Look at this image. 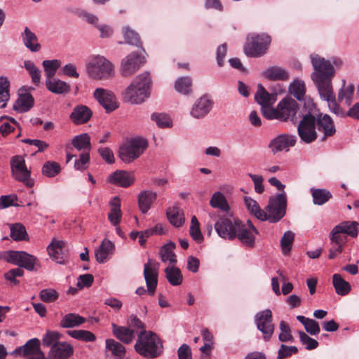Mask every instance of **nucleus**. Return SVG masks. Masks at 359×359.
Returning a JSON list of instances; mask_svg holds the SVG:
<instances>
[{
	"instance_id": "10",
	"label": "nucleus",
	"mask_w": 359,
	"mask_h": 359,
	"mask_svg": "<svg viewBox=\"0 0 359 359\" xmlns=\"http://www.w3.org/2000/svg\"><path fill=\"white\" fill-rule=\"evenodd\" d=\"M87 69L90 76L94 79H108L114 73L112 64L105 57L99 55L91 60Z\"/></svg>"
},
{
	"instance_id": "56",
	"label": "nucleus",
	"mask_w": 359,
	"mask_h": 359,
	"mask_svg": "<svg viewBox=\"0 0 359 359\" xmlns=\"http://www.w3.org/2000/svg\"><path fill=\"white\" fill-rule=\"evenodd\" d=\"M189 233L191 238L198 243H201L203 241V236L200 229V224L196 216L191 217Z\"/></svg>"
},
{
	"instance_id": "44",
	"label": "nucleus",
	"mask_w": 359,
	"mask_h": 359,
	"mask_svg": "<svg viewBox=\"0 0 359 359\" xmlns=\"http://www.w3.org/2000/svg\"><path fill=\"white\" fill-rule=\"evenodd\" d=\"M175 89L180 93L188 95L192 92V80L189 76L178 78L175 82Z\"/></svg>"
},
{
	"instance_id": "13",
	"label": "nucleus",
	"mask_w": 359,
	"mask_h": 359,
	"mask_svg": "<svg viewBox=\"0 0 359 359\" xmlns=\"http://www.w3.org/2000/svg\"><path fill=\"white\" fill-rule=\"evenodd\" d=\"M93 97L104 109L106 113H111L119 107L118 100L111 90L97 88L93 93Z\"/></svg>"
},
{
	"instance_id": "12",
	"label": "nucleus",
	"mask_w": 359,
	"mask_h": 359,
	"mask_svg": "<svg viewBox=\"0 0 359 359\" xmlns=\"http://www.w3.org/2000/svg\"><path fill=\"white\" fill-rule=\"evenodd\" d=\"M272 319V312L270 309L259 312L255 316L257 327L263 334V339L265 341H269L274 332L275 327Z\"/></svg>"
},
{
	"instance_id": "40",
	"label": "nucleus",
	"mask_w": 359,
	"mask_h": 359,
	"mask_svg": "<svg viewBox=\"0 0 359 359\" xmlns=\"http://www.w3.org/2000/svg\"><path fill=\"white\" fill-rule=\"evenodd\" d=\"M11 238L15 241H28L29 237L25 226L21 223H15L10 225Z\"/></svg>"
},
{
	"instance_id": "47",
	"label": "nucleus",
	"mask_w": 359,
	"mask_h": 359,
	"mask_svg": "<svg viewBox=\"0 0 359 359\" xmlns=\"http://www.w3.org/2000/svg\"><path fill=\"white\" fill-rule=\"evenodd\" d=\"M353 93L354 86L353 84H350L345 88V81H344L343 87L340 88L338 93V101L341 102L344 100L345 104L347 106H350L353 101Z\"/></svg>"
},
{
	"instance_id": "58",
	"label": "nucleus",
	"mask_w": 359,
	"mask_h": 359,
	"mask_svg": "<svg viewBox=\"0 0 359 359\" xmlns=\"http://www.w3.org/2000/svg\"><path fill=\"white\" fill-rule=\"evenodd\" d=\"M151 120L154 121L156 125L161 128H170L172 125V120L166 114L154 113L151 114Z\"/></svg>"
},
{
	"instance_id": "24",
	"label": "nucleus",
	"mask_w": 359,
	"mask_h": 359,
	"mask_svg": "<svg viewBox=\"0 0 359 359\" xmlns=\"http://www.w3.org/2000/svg\"><path fill=\"white\" fill-rule=\"evenodd\" d=\"M74 353L72 345L65 341H60L50 349L48 356L50 359H67Z\"/></svg>"
},
{
	"instance_id": "41",
	"label": "nucleus",
	"mask_w": 359,
	"mask_h": 359,
	"mask_svg": "<svg viewBox=\"0 0 359 359\" xmlns=\"http://www.w3.org/2000/svg\"><path fill=\"white\" fill-rule=\"evenodd\" d=\"M245 205L250 214L253 215L261 221L266 219V212L262 210L258 203L250 197L245 196L244 198Z\"/></svg>"
},
{
	"instance_id": "8",
	"label": "nucleus",
	"mask_w": 359,
	"mask_h": 359,
	"mask_svg": "<svg viewBox=\"0 0 359 359\" xmlns=\"http://www.w3.org/2000/svg\"><path fill=\"white\" fill-rule=\"evenodd\" d=\"M359 224L357 222L345 221L335 226L331 231L329 238L330 243L345 245L347 236L356 238L358 234Z\"/></svg>"
},
{
	"instance_id": "52",
	"label": "nucleus",
	"mask_w": 359,
	"mask_h": 359,
	"mask_svg": "<svg viewBox=\"0 0 359 359\" xmlns=\"http://www.w3.org/2000/svg\"><path fill=\"white\" fill-rule=\"evenodd\" d=\"M44 69L46 79L53 77L58 68L61 66V61L59 60H46L42 62Z\"/></svg>"
},
{
	"instance_id": "16",
	"label": "nucleus",
	"mask_w": 359,
	"mask_h": 359,
	"mask_svg": "<svg viewBox=\"0 0 359 359\" xmlns=\"http://www.w3.org/2000/svg\"><path fill=\"white\" fill-rule=\"evenodd\" d=\"M159 264L149 259L144 264V276L147 287V292L149 295L154 294L158 285V269Z\"/></svg>"
},
{
	"instance_id": "37",
	"label": "nucleus",
	"mask_w": 359,
	"mask_h": 359,
	"mask_svg": "<svg viewBox=\"0 0 359 359\" xmlns=\"http://www.w3.org/2000/svg\"><path fill=\"white\" fill-rule=\"evenodd\" d=\"M86 320L79 314L69 313L65 315L60 320V325L63 328H70L79 326L86 323Z\"/></svg>"
},
{
	"instance_id": "60",
	"label": "nucleus",
	"mask_w": 359,
	"mask_h": 359,
	"mask_svg": "<svg viewBox=\"0 0 359 359\" xmlns=\"http://www.w3.org/2000/svg\"><path fill=\"white\" fill-rule=\"evenodd\" d=\"M280 333L279 334L278 339L282 342L293 341V337L291 334V330L289 325L284 320H281L279 324Z\"/></svg>"
},
{
	"instance_id": "17",
	"label": "nucleus",
	"mask_w": 359,
	"mask_h": 359,
	"mask_svg": "<svg viewBox=\"0 0 359 359\" xmlns=\"http://www.w3.org/2000/svg\"><path fill=\"white\" fill-rule=\"evenodd\" d=\"M135 182L133 172L117 170L111 173L107 178V182L119 187L127 188Z\"/></svg>"
},
{
	"instance_id": "19",
	"label": "nucleus",
	"mask_w": 359,
	"mask_h": 359,
	"mask_svg": "<svg viewBox=\"0 0 359 359\" xmlns=\"http://www.w3.org/2000/svg\"><path fill=\"white\" fill-rule=\"evenodd\" d=\"M213 101L208 95L196 100L191 109V115L196 118H202L208 115L212 109Z\"/></svg>"
},
{
	"instance_id": "61",
	"label": "nucleus",
	"mask_w": 359,
	"mask_h": 359,
	"mask_svg": "<svg viewBox=\"0 0 359 359\" xmlns=\"http://www.w3.org/2000/svg\"><path fill=\"white\" fill-rule=\"evenodd\" d=\"M298 334L300 341L302 344L305 345L306 349L313 350L318 346V342L316 339L310 337L303 331H299Z\"/></svg>"
},
{
	"instance_id": "14",
	"label": "nucleus",
	"mask_w": 359,
	"mask_h": 359,
	"mask_svg": "<svg viewBox=\"0 0 359 359\" xmlns=\"http://www.w3.org/2000/svg\"><path fill=\"white\" fill-rule=\"evenodd\" d=\"M239 219L232 221L230 218L223 217L215 224V229L218 236L224 239L233 241L236 238V227Z\"/></svg>"
},
{
	"instance_id": "43",
	"label": "nucleus",
	"mask_w": 359,
	"mask_h": 359,
	"mask_svg": "<svg viewBox=\"0 0 359 359\" xmlns=\"http://www.w3.org/2000/svg\"><path fill=\"white\" fill-rule=\"evenodd\" d=\"M24 67L31 77L32 83L36 87L39 86L41 77V70L35 65L33 61L29 60L24 62Z\"/></svg>"
},
{
	"instance_id": "55",
	"label": "nucleus",
	"mask_w": 359,
	"mask_h": 359,
	"mask_svg": "<svg viewBox=\"0 0 359 359\" xmlns=\"http://www.w3.org/2000/svg\"><path fill=\"white\" fill-rule=\"evenodd\" d=\"M294 239V233L291 231L284 233L280 240V246L283 255H288L292 249V245Z\"/></svg>"
},
{
	"instance_id": "1",
	"label": "nucleus",
	"mask_w": 359,
	"mask_h": 359,
	"mask_svg": "<svg viewBox=\"0 0 359 359\" xmlns=\"http://www.w3.org/2000/svg\"><path fill=\"white\" fill-rule=\"evenodd\" d=\"M300 121L297 126V133L301 142L311 144L318 139V133H323L321 141L335 135L337 129L332 117L323 114L312 102H304L298 114Z\"/></svg>"
},
{
	"instance_id": "5",
	"label": "nucleus",
	"mask_w": 359,
	"mask_h": 359,
	"mask_svg": "<svg viewBox=\"0 0 359 359\" xmlns=\"http://www.w3.org/2000/svg\"><path fill=\"white\" fill-rule=\"evenodd\" d=\"M147 147L148 142L146 139L131 138L119 147L118 156L123 162L130 163L139 158Z\"/></svg>"
},
{
	"instance_id": "29",
	"label": "nucleus",
	"mask_w": 359,
	"mask_h": 359,
	"mask_svg": "<svg viewBox=\"0 0 359 359\" xmlns=\"http://www.w3.org/2000/svg\"><path fill=\"white\" fill-rule=\"evenodd\" d=\"M45 83L46 88L54 94H66L70 91L69 83L54 76L46 79Z\"/></svg>"
},
{
	"instance_id": "45",
	"label": "nucleus",
	"mask_w": 359,
	"mask_h": 359,
	"mask_svg": "<svg viewBox=\"0 0 359 359\" xmlns=\"http://www.w3.org/2000/svg\"><path fill=\"white\" fill-rule=\"evenodd\" d=\"M175 247V243L169 242L161 248L159 253L163 262L169 261L170 263L175 264L177 262L176 255L173 252Z\"/></svg>"
},
{
	"instance_id": "15",
	"label": "nucleus",
	"mask_w": 359,
	"mask_h": 359,
	"mask_svg": "<svg viewBox=\"0 0 359 359\" xmlns=\"http://www.w3.org/2000/svg\"><path fill=\"white\" fill-rule=\"evenodd\" d=\"M280 121H285L290 119L293 122L297 119V114L300 109L297 100L291 97H285L278 104Z\"/></svg>"
},
{
	"instance_id": "34",
	"label": "nucleus",
	"mask_w": 359,
	"mask_h": 359,
	"mask_svg": "<svg viewBox=\"0 0 359 359\" xmlns=\"http://www.w3.org/2000/svg\"><path fill=\"white\" fill-rule=\"evenodd\" d=\"M262 75L269 81H287L289 79L287 71L281 67L272 66L267 68Z\"/></svg>"
},
{
	"instance_id": "50",
	"label": "nucleus",
	"mask_w": 359,
	"mask_h": 359,
	"mask_svg": "<svg viewBox=\"0 0 359 359\" xmlns=\"http://www.w3.org/2000/svg\"><path fill=\"white\" fill-rule=\"evenodd\" d=\"M10 82L6 77H0V108H4L9 100Z\"/></svg>"
},
{
	"instance_id": "22",
	"label": "nucleus",
	"mask_w": 359,
	"mask_h": 359,
	"mask_svg": "<svg viewBox=\"0 0 359 359\" xmlns=\"http://www.w3.org/2000/svg\"><path fill=\"white\" fill-rule=\"evenodd\" d=\"M93 111L86 105L78 104L69 115L71 121L76 125L86 123L92 117Z\"/></svg>"
},
{
	"instance_id": "64",
	"label": "nucleus",
	"mask_w": 359,
	"mask_h": 359,
	"mask_svg": "<svg viewBox=\"0 0 359 359\" xmlns=\"http://www.w3.org/2000/svg\"><path fill=\"white\" fill-rule=\"evenodd\" d=\"M272 105H266L261 107L262 114L264 118L269 120H280L279 111L278 107L275 109Z\"/></svg>"
},
{
	"instance_id": "62",
	"label": "nucleus",
	"mask_w": 359,
	"mask_h": 359,
	"mask_svg": "<svg viewBox=\"0 0 359 359\" xmlns=\"http://www.w3.org/2000/svg\"><path fill=\"white\" fill-rule=\"evenodd\" d=\"M24 270L20 268L12 269L4 273V278L15 285H18L20 281L16 279L17 277H22L24 275Z\"/></svg>"
},
{
	"instance_id": "36",
	"label": "nucleus",
	"mask_w": 359,
	"mask_h": 359,
	"mask_svg": "<svg viewBox=\"0 0 359 359\" xmlns=\"http://www.w3.org/2000/svg\"><path fill=\"white\" fill-rule=\"evenodd\" d=\"M106 351L111 352L116 358L123 359L126 356V347L114 339H107L105 341Z\"/></svg>"
},
{
	"instance_id": "46",
	"label": "nucleus",
	"mask_w": 359,
	"mask_h": 359,
	"mask_svg": "<svg viewBox=\"0 0 359 359\" xmlns=\"http://www.w3.org/2000/svg\"><path fill=\"white\" fill-rule=\"evenodd\" d=\"M165 276L168 282L173 286L182 284L183 277L181 271L176 266H168L165 269Z\"/></svg>"
},
{
	"instance_id": "38",
	"label": "nucleus",
	"mask_w": 359,
	"mask_h": 359,
	"mask_svg": "<svg viewBox=\"0 0 359 359\" xmlns=\"http://www.w3.org/2000/svg\"><path fill=\"white\" fill-rule=\"evenodd\" d=\"M73 147L78 151L90 152L91 149L90 137L88 133H83L74 137L72 140Z\"/></svg>"
},
{
	"instance_id": "57",
	"label": "nucleus",
	"mask_w": 359,
	"mask_h": 359,
	"mask_svg": "<svg viewBox=\"0 0 359 359\" xmlns=\"http://www.w3.org/2000/svg\"><path fill=\"white\" fill-rule=\"evenodd\" d=\"M39 297L43 302L53 303L58 299L59 293L55 289L46 288L39 292Z\"/></svg>"
},
{
	"instance_id": "26",
	"label": "nucleus",
	"mask_w": 359,
	"mask_h": 359,
	"mask_svg": "<svg viewBox=\"0 0 359 359\" xmlns=\"http://www.w3.org/2000/svg\"><path fill=\"white\" fill-rule=\"evenodd\" d=\"M64 247V241H53L47 248V251L50 258L60 264H65L67 260V257L62 252Z\"/></svg>"
},
{
	"instance_id": "31",
	"label": "nucleus",
	"mask_w": 359,
	"mask_h": 359,
	"mask_svg": "<svg viewBox=\"0 0 359 359\" xmlns=\"http://www.w3.org/2000/svg\"><path fill=\"white\" fill-rule=\"evenodd\" d=\"M156 198V193L149 190L142 191L139 194L138 205L142 213L146 214L149 211Z\"/></svg>"
},
{
	"instance_id": "11",
	"label": "nucleus",
	"mask_w": 359,
	"mask_h": 359,
	"mask_svg": "<svg viewBox=\"0 0 359 359\" xmlns=\"http://www.w3.org/2000/svg\"><path fill=\"white\" fill-rule=\"evenodd\" d=\"M10 164L13 177L17 181L25 183L29 187L34 185L29 180L30 171L27 170L25 160L22 156H13L11 158Z\"/></svg>"
},
{
	"instance_id": "28",
	"label": "nucleus",
	"mask_w": 359,
	"mask_h": 359,
	"mask_svg": "<svg viewBox=\"0 0 359 359\" xmlns=\"http://www.w3.org/2000/svg\"><path fill=\"white\" fill-rule=\"evenodd\" d=\"M115 250L114 244L108 239H104L99 248L95 250L96 261L100 264L105 263L109 255H112Z\"/></svg>"
},
{
	"instance_id": "42",
	"label": "nucleus",
	"mask_w": 359,
	"mask_h": 359,
	"mask_svg": "<svg viewBox=\"0 0 359 359\" xmlns=\"http://www.w3.org/2000/svg\"><path fill=\"white\" fill-rule=\"evenodd\" d=\"M313 202L315 205H322L332 198V195L329 190L325 189H311Z\"/></svg>"
},
{
	"instance_id": "3",
	"label": "nucleus",
	"mask_w": 359,
	"mask_h": 359,
	"mask_svg": "<svg viewBox=\"0 0 359 359\" xmlns=\"http://www.w3.org/2000/svg\"><path fill=\"white\" fill-rule=\"evenodd\" d=\"M135 351L148 359H154L163 353V346L158 336L151 332H141L135 344Z\"/></svg>"
},
{
	"instance_id": "39",
	"label": "nucleus",
	"mask_w": 359,
	"mask_h": 359,
	"mask_svg": "<svg viewBox=\"0 0 359 359\" xmlns=\"http://www.w3.org/2000/svg\"><path fill=\"white\" fill-rule=\"evenodd\" d=\"M332 283L337 294L345 296L348 294L351 290L350 283L343 279L339 273H334L332 276Z\"/></svg>"
},
{
	"instance_id": "53",
	"label": "nucleus",
	"mask_w": 359,
	"mask_h": 359,
	"mask_svg": "<svg viewBox=\"0 0 359 359\" xmlns=\"http://www.w3.org/2000/svg\"><path fill=\"white\" fill-rule=\"evenodd\" d=\"M61 172L60 165L55 161H46L42 166L41 172L47 177H54Z\"/></svg>"
},
{
	"instance_id": "49",
	"label": "nucleus",
	"mask_w": 359,
	"mask_h": 359,
	"mask_svg": "<svg viewBox=\"0 0 359 359\" xmlns=\"http://www.w3.org/2000/svg\"><path fill=\"white\" fill-rule=\"evenodd\" d=\"M67 333L71 337L82 341L93 342L96 339L95 335L88 330H68Z\"/></svg>"
},
{
	"instance_id": "18",
	"label": "nucleus",
	"mask_w": 359,
	"mask_h": 359,
	"mask_svg": "<svg viewBox=\"0 0 359 359\" xmlns=\"http://www.w3.org/2000/svg\"><path fill=\"white\" fill-rule=\"evenodd\" d=\"M330 111L336 116L345 118L348 116L359 120V102L355 103L347 111H345L336 100L335 95L333 98L327 100Z\"/></svg>"
},
{
	"instance_id": "7",
	"label": "nucleus",
	"mask_w": 359,
	"mask_h": 359,
	"mask_svg": "<svg viewBox=\"0 0 359 359\" xmlns=\"http://www.w3.org/2000/svg\"><path fill=\"white\" fill-rule=\"evenodd\" d=\"M287 208V197L285 192L269 198V204L266 209V219L271 223L279 222L285 215Z\"/></svg>"
},
{
	"instance_id": "33",
	"label": "nucleus",
	"mask_w": 359,
	"mask_h": 359,
	"mask_svg": "<svg viewBox=\"0 0 359 359\" xmlns=\"http://www.w3.org/2000/svg\"><path fill=\"white\" fill-rule=\"evenodd\" d=\"M34 99L29 93L20 94L13 104V109L20 112H27L34 106Z\"/></svg>"
},
{
	"instance_id": "51",
	"label": "nucleus",
	"mask_w": 359,
	"mask_h": 359,
	"mask_svg": "<svg viewBox=\"0 0 359 359\" xmlns=\"http://www.w3.org/2000/svg\"><path fill=\"white\" fill-rule=\"evenodd\" d=\"M210 204L212 207L219 208L224 212H227L229 210L225 196L219 191H217L212 195Z\"/></svg>"
},
{
	"instance_id": "54",
	"label": "nucleus",
	"mask_w": 359,
	"mask_h": 359,
	"mask_svg": "<svg viewBox=\"0 0 359 359\" xmlns=\"http://www.w3.org/2000/svg\"><path fill=\"white\" fill-rule=\"evenodd\" d=\"M167 217L171 224L176 227H180L184 224V219L180 215V208L178 207H172L168 209Z\"/></svg>"
},
{
	"instance_id": "4",
	"label": "nucleus",
	"mask_w": 359,
	"mask_h": 359,
	"mask_svg": "<svg viewBox=\"0 0 359 359\" xmlns=\"http://www.w3.org/2000/svg\"><path fill=\"white\" fill-rule=\"evenodd\" d=\"M151 83L150 74L145 72L135 78L123 93L124 102L130 104H140L149 95Z\"/></svg>"
},
{
	"instance_id": "35",
	"label": "nucleus",
	"mask_w": 359,
	"mask_h": 359,
	"mask_svg": "<svg viewBox=\"0 0 359 359\" xmlns=\"http://www.w3.org/2000/svg\"><path fill=\"white\" fill-rule=\"evenodd\" d=\"M21 36L24 45L32 52H37L41 49V45L38 43L36 35L27 27L25 28Z\"/></svg>"
},
{
	"instance_id": "59",
	"label": "nucleus",
	"mask_w": 359,
	"mask_h": 359,
	"mask_svg": "<svg viewBox=\"0 0 359 359\" xmlns=\"http://www.w3.org/2000/svg\"><path fill=\"white\" fill-rule=\"evenodd\" d=\"M124 39L126 43L135 46L137 47H142V42L138 33L130 29L128 27L125 28Z\"/></svg>"
},
{
	"instance_id": "20",
	"label": "nucleus",
	"mask_w": 359,
	"mask_h": 359,
	"mask_svg": "<svg viewBox=\"0 0 359 359\" xmlns=\"http://www.w3.org/2000/svg\"><path fill=\"white\" fill-rule=\"evenodd\" d=\"M144 63V58L137 53H133L123 60L121 63V74L124 76H129L140 69Z\"/></svg>"
},
{
	"instance_id": "6",
	"label": "nucleus",
	"mask_w": 359,
	"mask_h": 359,
	"mask_svg": "<svg viewBox=\"0 0 359 359\" xmlns=\"http://www.w3.org/2000/svg\"><path fill=\"white\" fill-rule=\"evenodd\" d=\"M5 259L8 263L18 266V268H24L29 271H36L41 266L37 257L25 251H8Z\"/></svg>"
},
{
	"instance_id": "25",
	"label": "nucleus",
	"mask_w": 359,
	"mask_h": 359,
	"mask_svg": "<svg viewBox=\"0 0 359 359\" xmlns=\"http://www.w3.org/2000/svg\"><path fill=\"white\" fill-rule=\"evenodd\" d=\"M113 335L125 344H130L135 339V330L128 327L111 324Z\"/></svg>"
},
{
	"instance_id": "23",
	"label": "nucleus",
	"mask_w": 359,
	"mask_h": 359,
	"mask_svg": "<svg viewBox=\"0 0 359 359\" xmlns=\"http://www.w3.org/2000/svg\"><path fill=\"white\" fill-rule=\"evenodd\" d=\"M255 235L252 231L248 229L240 219L236 227V238L247 248H253L255 245Z\"/></svg>"
},
{
	"instance_id": "27",
	"label": "nucleus",
	"mask_w": 359,
	"mask_h": 359,
	"mask_svg": "<svg viewBox=\"0 0 359 359\" xmlns=\"http://www.w3.org/2000/svg\"><path fill=\"white\" fill-rule=\"evenodd\" d=\"M40 340L37 338H33L29 339L26 342V344L23 346L18 347L15 348L12 354L14 355H22L26 356L27 358L37 353L39 350H40Z\"/></svg>"
},
{
	"instance_id": "30",
	"label": "nucleus",
	"mask_w": 359,
	"mask_h": 359,
	"mask_svg": "<svg viewBox=\"0 0 359 359\" xmlns=\"http://www.w3.org/2000/svg\"><path fill=\"white\" fill-rule=\"evenodd\" d=\"M110 211L108 213V219L110 223L116 226L119 225L122 217L121 210V201L118 196H114L109 202Z\"/></svg>"
},
{
	"instance_id": "9",
	"label": "nucleus",
	"mask_w": 359,
	"mask_h": 359,
	"mask_svg": "<svg viewBox=\"0 0 359 359\" xmlns=\"http://www.w3.org/2000/svg\"><path fill=\"white\" fill-rule=\"evenodd\" d=\"M271 41V37L267 34H256L245 43L244 53L248 57H262L266 53Z\"/></svg>"
},
{
	"instance_id": "48",
	"label": "nucleus",
	"mask_w": 359,
	"mask_h": 359,
	"mask_svg": "<svg viewBox=\"0 0 359 359\" xmlns=\"http://www.w3.org/2000/svg\"><path fill=\"white\" fill-rule=\"evenodd\" d=\"M61 337L62 334L58 332L48 330L43 337L42 345L51 349L60 341Z\"/></svg>"
},
{
	"instance_id": "63",
	"label": "nucleus",
	"mask_w": 359,
	"mask_h": 359,
	"mask_svg": "<svg viewBox=\"0 0 359 359\" xmlns=\"http://www.w3.org/2000/svg\"><path fill=\"white\" fill-rule=\"evenodd\" d=\"M298 353V348L295 346H286L281 344L278 351V359H285Z\"/></svg>"
},
{
	"instance_id": "21",
	"label": "nucleus",
	"mask_w": 359,
	"mask_h": 359,
	"mask_svg": "<svg viewBox=\"0 0 359 359\" xmlns=\"http://www.w3.org/2000/svg\"><path fill=\"white\" fill-rule=\"evenodd\" d=\"M297 142V137L293 135L283 134L273 139L269 144V147L273 153H277L293 147Z\"/></svg>"
},
{
	"instance_id": "2",
	"label": "nucleus",
	"mask_w": 359,
	"mask_h": 359,
	"mask_svg": "<svg viewBox=\"0 0 359 359\" xmlns=\"http://www.w3.org/2000/svg\"><path fill=\"white\" fill-rule=\"evenodd\" d=\"M311 60L314 69L311 77L320 98L325 101L333 98L335 95L332 84V80L335 74L333 65L329 60L318 55H311Z\"/></svg>"
},
{
	"instance_id": "32",
	"label": "nucleus",
	"mask_w": 359,
	"mask_h": 359,
	"mask_svg": "<svg viewBox=\"0 0 359 359\" xmlns=\"http://www.w3.org/2000/svg\"><path fill=\"white\" fill-rule=\"evenodd\" d=\"M276 95L269 93L262 84H258L255 95V101L262 107L266 105H273L276 100Z\"/></svg>"
}]
</instances>
